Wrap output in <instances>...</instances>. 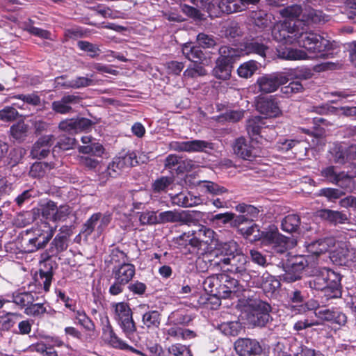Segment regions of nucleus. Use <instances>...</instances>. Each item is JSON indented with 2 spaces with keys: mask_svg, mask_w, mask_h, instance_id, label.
<instances>
[{
  "mask_svg": "<svg viewBox=\"0 0 356 356\" xmlns=\"http://www.w3.org/2000/svg\"><path fill=\"white\" fill-rule=\"evenodd\" d=\"M296 22L292 23L291 21L285 20L277 22L272 28L271 34L273 38L281 43L293 44L297 40L298 35V25Z\"/></svg>",
  "mask_w": 356,
  "mask_h": 356,
  "instance_id": "9",
  "label": "nucleus"
},
{
  "mask_svg": "<svg viewBox=\"0 0 356 356\" xmlns=\"http://www.w3.org/2000/svg\"><path fill=\"white\" fill-rule=\"evenodd\" d=\"M13 99H17L23 102V104L20 105L19 104H14V105L18 107L20 109L24 108V104H27L31 106H39L41 103V99L40 96H38L35 92L31 94H19L17 95H15L12 97Z\"/></svg>",
  "mask_w": 356,
  "mask_h": 356,
  "instance_id": "45",
  "label": "nucleus"
},
{
  "mask_svg": "<svg viewBox=\"0 0 356 356\" xmlns=\"http://www.w3.org/2000/svg\"><path fill=\"white\" fill-rule=\"evenodd\" d=\"M335 185L338 186L346 193H352L356 189V183L355 176L349 175L348 172L341 171Z\"/></svg>",
  "mask_w": 356,
  "mask_h": 356,
  "instance_id": "32",
  "label": "nucleus"
},
{
  "mask_svg": "<svg viewBox=\"0 0 356 356\" xmlns=\"http://www.w3.org/2000/svg\"><path fill=\"white\" fill-rule=\"evenodd\" d=\"M73 318L76 323L81 325L87 332H94L95 325L91 318L86 314L82 309L74 310Z\"/></svg>",
  "mask_w": 356,
  "mask_h": 356,
  "instance_id": "34",
  "label": "nucleus"
},
{
  "mask_svg": "<svg viewBox=\"0 0 356 356\" xmlns=\"http://www.w3.org/2000/svg\"><path fill=\"white\" fill-rule=\"evenodd\" d=\"M232 64L229 61L217 59L216 65L213 70L215 77L221 80H227L231 76Z\"/></svg>",
  "mask_w": 356,
  "mask_h": 356,
  "instance_id": "35",
  "label": "nucleus"
},
{
  "mask_svg": "<svg viewBox=\"0 0 356 356\" xmlns=\"http://www.w3.org/2000/svg\"><path fill=\"white\" fill-rule=\"evenodd\" d=\"M310 256L296 255L289 259L286 264L284 280L294 282L299 280L303 270L309 266L308 258Z\"/></svg>",
  "mask_w": 356,
  "mask_h": 356,
  "instance_id": "12",
  "label": "nucleus"
},
{
  "mask_svg": "<svg viewBox=\"0 0 356 356\" xmlns=\"http://www.w3.org/2000/svg\"><path fill=\"white\" fill-rule=\"evenodd\" d=\"M53 277V273L51 268L48 269L47 270H44L40 269L39 270V276L36 277L35 282L37 284L40 286L39 293H40V290L44 291V292H47L49 291V288L51 284Z\"/></svg>",
  "mask_w": 356,
  "mask_h": 356,
  "instance_id": "37",
  "label": "nucleus"
},
{
  "mask_svg": "<svg viewBox=\"0 0 356 356\" xmlns=\"http://www.w3.org/2000/svg\"><path fill=\"white\" fill-rule=\"evenodd\" d=\"M10 302H14L21 308L27 307L31 303L35 302V296L31 292L14 293L12 296H7Z\"/></svg>",
  "mask_w": 356,
  "mask_h": 356,
  "instance_id": "36",
  "label": "nucleus"
},
{
  "mask_svg": "<svg viewBox=\"0 0 356 356\" xmlns=\"http://www.w3.org/2000/svg\"><path fill=\"white\" fill-rule=\"evenodd\" d=\"M207 74L206 70L200 65L194 64L193 66L188 67L184 72V76L188 78H196Z\"/></svg>",
  "mask_w": 356,
  "mask_h": 356,
  "instance_id": "60",
  "label": "nucleus"
},
{
  "mask_svg": "<svg viewBox=\"0 0 356 356\" xmlns=\"http://www.w3.org/2000/svg\"><path fill=\"white\" fill-rule=\"evenodd\" d=\"M238 282L227 274H220V298H227L237 291Z\"/></svg>",
  "mask_w": 356,
  "mask_h": 356,
  "instance_id": "27",
  "label": "nucleus"
},
{
  "mask_svg": "<svg viewBox=\"0 0 356 356\" xmlns=\"http://www.w3.org/2000/svg\"><path fill=\"white\" fill-rule=\"evenodd\" d=\"M307 285L313 290L322 291L327 300L341 296V276L329 268L317 270L307 282Z\"/></svg>",
  "mask_w": 356,
  "mask_h": 356,
  "instance_id": "2",
  "label": "nucleus"
},
{
  "mask_svg": "<svg viewBox=\"0 0 356 356\" xmlns=\"http://www.w3.org/2000/svg\"><path fill=\"white\" fill-rule=\"evenodd\" d=\"M172 183V179L168 177H162L156 179L153 185L152 188L155 193L165 191L168 187Z\"/></svg>",
  "mask_w": 356,
  "mask_h": 356,
  "instance_id": "64",
  "label": "nucleus"
},
{
  "mask_svg": "<svg viewBox=\"0 0 356 356\" xmlns=\"http://www.w3.org/2000/svg\"><path fill=\"white\" fill-rule=\"evenodd\" d=\"M331 258L339 265L351 266L356 263V250L349 243L341 242L332 252Z\"/></svg>",
  "mask_w": 356,
  "mask_h": 356,
  "instance_id": "11",
  "label": "nucleus"
},
{
  "mask_svg": "<svg viewBox=\"0 0 356 356\" xmlns=\"http://www.w3.org/2000/svg\"><path fill=\"white\" fill-rule=\"evenodd\" d=\"M57 226L52 227L46 221H41L31 229L26 232V238H23L24 250L26 252H34L44 248L53 237Z\"/></svg>",
  "mask_w": 356,
  "mask_h": 356,
  "instance_id": "3",
  "label": "nucleus"
},
{
  "mask_svg": "<svg viewBox=\"0 0 356 356\" xmlns=\"http://www.w3.org/2000/svg\"><path fill=\"white\" fill-rule=\"evenodd\" d=\"M241 252L238 243L234 241L222 243L217 249L215 257L211 260V266L216 268L220 265V260H222L223 258L234 257L235 254Z\"/></svg>",
  "mask_w": 356,
  "mask_h": 356,
  "instance_id": "16",
  "label": "nucleus"
},
{
  "mask_svg": "<svg viewBox=\"0 0 356 356\" xmlns=\"http://www.w3.org/2000/svg\"><path fill=\"white\" fill-rule=\"evenodd\" d=\"M330 153L334 163L344 164L356 159V144L334 143Z\"/></svg>",
  "mask_w": 356,
  "mask_h": 356,
  "instance_id": "13",
  "label": "nucleus"
},
{
  "mask_svg": "<svg viewBox=\"0 0 356 356\" xmlns=\"http://www.w3.org/2000/svg\"><path fill=\"white\" fill-rule=\"evenodd\" d=\"M46 312V308L41 303H31L25 308L24 313L28 316H40Z\"/></svg>",
  "mask_w": 356,
  "mask_h": 356,
  "instance_id": "61",
  "label": "nucleus"
},
{
  "mask_svg": "<svg viewBox=\"0 0 356 356\" xmlns=\"http://www.w3.org/2000/svg\"><path fill=\"white\" fill-rule=\"evenodd\" d=\"M173 204L182 207H192L202 202L200 196L193 195L191 193H180L171 197Z\"/></svg>",
  "mask_w": 356,
  "mask_h": 356,
  "instance_id": "28",
  "label": "nucleus"
},
{
  "mask_svg": "<svg viewBox=\"0 0 356 356\" xmlns=\"http://www.w3.org/2000/svg\"><path fill=\"white\" fill-rule=\"evenodd\" d=\"M267 49L268 47L266 44L256 39L245 44L244 51L246 54H257L261 57H265Z\"/></svg>",
  "mask_w": 356,
  "mask_h": 356,
  "instance_id": "41",
  "label": "nucleus"
},
{
  "mask_svg": "<svg viewBox=\"0 0 356 356\" xmlns=\"http://www.w3.org/2000/svg\"><path fill=\"white\" fill-rule=\"evenodd\" d=\"M236 210L242 213H246L250 221L259 216V210L253 205L246 204L245 203L238 204L236 206Z\"/></svg>",
  "mask_w": 356,
  "mask_h": 356,
  "instance_id": "52",
  "label": "nucleus"
},
{
  "mask_svg": "<svg viewBox=\"0 0 356 356\" xmlns=\"http://www.w3.org/2000/svg\"><path fill=\"white\" fill-rule=\"evenodd\" d=\"M168 352L172 356H192L189 347L179 343L170 346Z\"/></svg>",
  "mask_w": 356,
  "mask_h": 356,
  "instance_id": "53",
  "label": "nucleus"
},
{
  "mask_svg": "<svg viewBox=\"0 0 356 356\" xmlns=\"http://www.w3.org/2000/svg\"><path fill=\"white\" fill-rule=\"evenodd\" d=\"M233 149L234 153L243 159L252 161L256 156L252 146L243 137L235 140Z\"/></svg>",
  "mask_w": 356,
  "mask_h": 356,
  "instance_id": "26",
  "label": "nucleus"
},
{
  "mask_svg": "<svg viewBox=\"0 0 356 356\" xmlns=\"http://www.w3.org/2000/svg\"><path fill=\"white\" fill-rule=\"evenodd\" d=\"M103 338L111 346L120 349L124 341L119 338L112 327L102 329Z\"/></svg>",
  "mask_w": 356,
  "mask_h": 356,
  "instance_id": "44",
  "label": "nucleus"
},
{
  "mask_svg": "<svg viewBox=\"0 0 356 356\" xmlns=\"http://www.w3.org/2000/svg\"><path fill=\"white\" fill-rule=\"evenodd\" d=\"M280 14L282 17L289 19L300 17V21L305 23H318L324 19L321 11L311 8L302 9L296 4L281 9Z\"/></svg>",
  "mask_w": 356,
  "mask_h": 356,
  "instance_id": "7",
  "label": "nucleus"
},
{
  "mask_svg": "<svg viewBox=\"0 0 356 356\" xmlns=\"http://www.w3.org/2000/svg\"><path fill=\"white\" fill-rule=\"evenodd\" d=\"M68 243L69 241L64 239L63 236H56L47 252L41 254L42 259L45 261L51 257L58 256L67 249Z\"/></svg>",
  "mask_w": 356,
  "mask_h": 356,
  "instance_id": "24",
  "label": "nucleus"
},
{
  "mask_svg": "<svg viewBox=\"0 0 356 356\" xmlns=\"http://www.w3.org/2000/svg\"><path fill=\"white\" fill-rule=\"evenodd\" d=\"M258 236L262 244L270 245L274 252L279 254L286 252L287 250L296 245L295 239L283 236L275 227H270L266 232L259 233Z\"/></svg>",
  "mask_w": 356,
  "mask_h": 356,
  "instance_id": "5",
  "label": "nucleus"
},
{
  "mask_svg": "<svg viewBox=\"0 0 356 356\" xmlns=\"http://www.w3.org/2000/svg\"><path fill=\"white\" fill-rule=\"evenodd\" d=\"M295 42L305 48L311 55L302 49L279 47L277 49L278 56L285 60H298L314 58H325L332 54L329 51L332 47L330 40L313 31H305L303 29H298V35Z\"/></svg>",
  "mask_w": 356,
  "mask_h": 356,
  "instance_id": "1",
  "label": "nucleus"
},
{
  "mask_svg": "<svg viewBox=\"0 0 356 356\" xmlns=\"http://www.w3.org/2000/svg\"><path fill=\"white\" fill-rule=\"evenodd\" d=\"M241 54L242 52L238 49L228 46H222L219 49L220 56L218 59H222L232 63L235 58L239 57Z\"/></svg>",
  "mask_w": 356,
  "mask_h": 356,
  "instance_id": "50",
  "label": "nucleus"
},
{
  "mask_svg": "<svg viewBox=\"0 0 356 356\" xmlns=\"http://www.w3.org/2000/svg\"><path fill=\"white\" fill-rule=\"evenodd\" d=\"M251 17L255 26L261 29H265L271 24V15L264 10L253 11Z\"/></svg>",
  "mask_w": 356,
  "mask_h": 356,
  "instance_id": "39",
  "label": "nucleus"
},
{
  "mask_svg": "<svg viewBox=\"0 0 356 356\" xmlns=\"http://www.w3.org/2000/svg\"><path fill=\"white\" fill-rule=\"evenodd\" d=\"M220 265L216 267V269L229 272L237 275L243 281L248 283L251 280V275L248 270L249 264L248 257L241 252L230 258H223L220 260Z\"/></svg>",
  "mask_w": 356,
  "mask_h": 356,
  "instance_id": "6",
  "label": "nucleus"
},
{
  "mask_svg": "<svg viewBox=\"0 0 356 356\" xmlns=\"http://www.w3.org/2000/svg\"><path fill=\"white\" fill-rule=\"evenodd\" d=\"M191 321V316L186 314L184 311L177 310L170 314L167 323L173 325H188Z\"/></svg>",
  "mask_w": 356,
  "mask_h": 356,
  "instance_id": "38",
  "label": "nucleus"
},
{
  "mask_svg": "<svg viewBox=\"0 0 356 356\" xmlns=\"http://www.w3.org/2000/svg\"><path fill=\"white\" fill-rule=\"evenodd\" d=\"M217 241V234L212 229L198 225L191 230L180 235L178 244L185 246L189 245L193 248H201L203 245H216Z\"/></svg>",
  "mask_w": 356,
  "mask_h": 356,
  "instance_id": "4",
  "label": "nucleus"
},
{
  "mask_svg": "<svg viewBox=\"0 0 356 356\" xmlns=\"http://www.w3.org/2000/svg\"><path fill=\"white\" fill-rule=\"evenodd\" d=\"M322 216L334 225L343 224L348 220L347 216L345 213L338 211H332L328 209L324 210L322 212Z\"/></svg>",
  "mask_w": 356,
  "mask_h": 356,
  "instance_id": "48",
  "label": "nucleus"
},
{
  "mask_svg": "<svg viewBox=\"0 0 356 356\" xmlns=\"http://www.w3.org/2000/svg\"><path fill=\"white\" fill-rule=\"evenodd\" d=\"M257 108L266 118H276L282 113L276 100L271 97L259 101Z\"/></svg>",
  "mask_w": 356,
  "mask_h": 356,
  "instance_id": "23",
  "label": "nucleus"
},
{
  "mask_svg": "<svg viewBox=\"0 0 356 356\" xmlns=\"http://www.w3.org/2000/svg\"><path fill=\"white\" fill-rule=\"evenodd\" d=\"M335 244L334 238L327 237L306 243L305 246L308 253L317 256L329 251Z\"/></svg>",
  "mask_w": 356,
  "mask_h": 356,
  "instance_id": "19",
  "label": "nucleus"
},
{
  "mask_svg": "<svg viewBox=\"0 0 356 356\" xmlns=\"http://www.w3.org/2000/svg\"><path fill=\"white\" fill-rule=\"evenodd\" d=\"M27 131V126L24 122H18L10 127V133L13 138L17 140L22 139Z\"/></svg>",
  "mask_w": 356,
  "mask_h": 356,
  "instance_id": "63",
  "label": "nucleus"
},
{
  "mask_svg": "<svg viewBox=\"0 0 356 356\" xmlns=\"http://www.w3.org/2000/svg\"><path fill=\"white\" fill-rule=\"evenodd\" d=\"M303 90V86L300 81H292L289 85L282 87L281 92L286 97L299 93Z\"/></svg>",
  "mask_w": 356,
  "mask_h": 356,
  "instance_id": "59",
  "label": "nucleus"
},
{
  "mask_svg": "<svg viewBox=\"0 0 356 356\" xmlns=\"http://www.w3.org/2000/svg\"><path fill=\"white\" fill-rule=\"evenodd\" d=\"M54 136L53 135H47L40 138L32 148V156L38 159H42L47 156L51 146L54 143Z\"/></svg>",
  "mask_w": 356,
  "mask_h": 356,
  "instance_id": "22",
  "label": "nucleus"
},
{
  "mask_svg": "<svg viewBox=\"0 0 356 356\" xmlns=\"http://www.w3.org/2000/svg\"><path fill=\"white\" fill-rule=\"evenodd\" d=\"M111 261L115 265L124 263H129V258L126 252L120 250L118 247H115L111 250L110 254Z\"/></svg>",
  "mask_w": 356,
  "mask_h": 356,
  "instance_id": "55",
  "label": "nucleus"
},
{
  "mask_svg": "<svg viewBox=\"0 0 356 356\" xmlns=\"http://www.w3.org/2000/svg\"><path fill=\"white\" fill-rule=\"evenodd\" d=\"M289 81L288 76L282 72L265 74L257 80L259 90L263 93H271Z\"/></svg>",
  "mask_w": 356,
  "mask_h": 356,
  "instance_id": "10",
  "label": "nucleus"
},
{
  "mask_svg": "<svg viewBox=\"0 0 356 356\" xmlns=\"http://www.w3.org/2000/svg\"><path fill=\"white\" fill-rule=\"evenodd\" d=\"M259 0H221L219 8L227 14L240 12L245 10L250 4H254Z\"/></svg>",
  "mask_w": 356,
  "mask_h": 356,
  "instance_id": "21",
  "label": "nucleus"
},
{
  "mask_svg": "<svg viewBox=\"0 0 356 356\" xmlns=\"http://www.w3.org/2000/svg\"><path fill=\"white\" fill-rule=\"evenodd\" d=\"M300 224V218L296 214H289L282 221V229L286 232H293L297 230Z\"/></svg>",
  "mask_w": 356,
  "mask_h": 356,
  "instance_id": "40",
  "label": "nucleus"
},
{
  "mask_svg": "<svg viewBox=\"0 0 356 356\" xmlns=\"http://www.w3.org/2000/svg\"><path fill=\"white\" fill-rule=\"evenodd\" d=\"M204 290L211 296L220 298V274L207 277L202 283Z\"/></svg>",
  "mask_w": 356,
  "mask_h": 356,
  "instance_id": "30",
  "label": "nucleus"
},
{
  "mask_svg": "<svg viewBox=\"0 0 356 356\" xmlns=\"http://www.w3.org/2000/svg\"><path fill=\"white\" fill-rule=\"evenodd\" d=\"M271 307L265 302H259L252 315V323L259 327L265 326L270 320Z\"/></svg>",
  "mask_w": 356,
  "mask_h": 356,
  "instance_id": "20",
  "label": "nucleus"
},
{
  "mask_svg": "<svg viewBox=\"0 0 356 356\" xmlns=\"http://www.w3.org/2000/svg\"><path fill=\"white\" fill-rule=\"evenodd\" d=\"M264 120L261 117H256L250 120L247 124V131L252 140H258L266 136L268 127H264Z\"/></svg>",
  "mask_w": 356,
  "mask_h": 356,
  "instance_id": "25",
  "label": "nucleus"
},
{
  "mask_svg": "<svg viewBox=\"0 0 356 356\" xmlns=\"http://www.w3.org/2000/svg\"><path fill=\"white\" fill-rule=\"evenodd\" d=\"M161 315L157 310L146 311L142 316L143 325L150 330L158 328L161 324Z\"/></svg>",
  "mask_w": 356,
  "mask_h": 356,
  "instance_id": "33",
  "label": "nucleus"
},
{
  "mask_svg": "<svg viewBox=\"0 0 356 356\" xmlns=\"http://www.w3.org/2000/svg\"><path fill=\"white\" fill-rule=\"evenodd\" d=\"M337 168L333 165L327 166L322 169L321 175L330 183L335 184L340 175Z\"/></svg>",
  "mask_w": 356,
  "mask_h": 356,
  "instance_id": "54",
  "label": "nucleus"
},
{
  "mask_svg": "<svg viewBox=\"0 0 356 356\" xmlns=\"http://www.w3.org/2000/svg\"><path fill=\"white\" fill-rule=\"evenodd\" d=\"M289 305L288 308L291 310L292 314H296L297 306L303 305L305 300V296L299 290H295L289 293Z\"/></svg>",
  "mask_w": 356,
  "mask_h": 356,
  "instance_id": "47",
  "label": "nucleus"
},
{
  "mask_svg": "<svg viewBox=\"0 0 356 356\" xmlns=\"http://www.w3.org/2000/svg\"><path fill=\"white\" fill-rule=\"evenodd\" d=\"M170 146L175 151L186 152H204L207 149H213L211 143L203 140L173 141L170 143Z\"/></svg>",
  "mask_w": 356,
  "mask_h": 356,
  "instance_id": "14",
  "label": "nucleus"
},
{
  "mask_svg": "<svg viewBox=\"0 0 356 356\" xmlns=\"http://www.w3.org/2000/svg\"><path fill=\"white\" fill-rule=\"evenodd\" d=\"M113 166H116V169L122 170L127 168L126 165H124L123 160L120 156L115 157L111 163H110L107 167L106 173L107 175L111 177H115L118 175V170L113 169Z\"/></svg>",
  "mask_w": 356,
  "mask_h": 356,
  "instance_id": "56",
  "label": "nucleus"
},
{
  "mask_svg": "<svg viewBox=\"0 0 356 356\" xmlns=\"http://www.w3.org/2000/svg\"><path fill=\"white\" fill-rule=\"evenodd\" d=\"M53 168L54 166L51 163L35 162L31 166L29 175L34 178H40L44 177Z\"/></svg>",
  "mask_w": 356,
  "mask_h": 356,
  "instance_id": "42",
  "label": "nucleus"
},
{
  "mask_svg": "<svg viewBox=\"0 0 356 356\" xmlns=\"http://www.w3.org/2000/svg\"><path fill=\"white\" fill-rule=\"evenodd\" d=\"M81 98L78 95H65L60 100L54 101L52 110L59 114H68L73 111L72 105L80 103Z\"/></svg>",
  "mask_w": 356,
  "mask_h": 356,
  "instance_id": "18",
  "label": "nucleus"
},
{
  "mask_svg": "<svg viewBox=\"0 0 356 356\" xmlns=\"http://www.w3.org/2000/svg\"><path fill=\"white\" fill-rule=\"evenodd\" d=\"M139 221L142 225H155L158 223V215L154 211H145L140 213Z\"/></svg>",
  "mask_w": 356,
  "mask_h": 356,
  "instance_id": "58",
  "label": "nucleus"
},
{
  "mask_svg": "<svg viewBox=\"0 0 356 356\" xmlns=\"http://www.w3.org/2000/svg\"><path fill=\"white\" fill-rule=\"evenodd\" d=\"M257 284L266 293H273L280 287V283L274 276L265 272L259 278Z\"/></svg>",
  "mask_w": 356,
  "mask_h": 356,
  "instance_id": "31",
  "label": "nucleus"
},
{
  "mask_svg": "<svg viewBox=\"0 0 356 356\" xmlns=\"http://www.w3.org/2000/svg\"><path fill=\"white\" fill-rule=\"evenodd\" d=\"M135 273V266L129 262L115 265L112 269L113 277L122 284L129 283Z\"/></svg>",
  "mask_w": 356,
  "mask_h": 356,
  "instance_id": "17",
  "label": "nucleus"
},
{
  "mask_svg": "<svg viewBox=\"0 0 356 356\" xmlns=\"http://www.w3.org/2000/svg\"><path fill=\"white\" fill-rule=\"evenodd\" d=\"M114 308V318L122 330L125 336L131 339L136 331V326L132 316V311L129 305L121 302L113 305Z\"/></svg>",
  "mask_w": 356,
  "mask_h": 356,
  "instance_id": "8",
  "label": "nucleus"
},
{
  "mask_svg": "<svg viewBox=\"0 0 356 356\" xmlns=\"http://www.w3.org/2000/svg\"><path fill=\"white\" fill-rule=\"evenodd\" d=\"M218 329L226 336H236L241 330V325L237 321L223 322L218 325Z\"/></svg>",
  "mask_w": 356,
  "mask_h": 356,
  "instance_id": "46",
  "label": "nucleus"
},
{
  "mask_svg": "<svg viewBox=\"0 0 356 356\" xmlns=\"http://www.w3.org/2000/svg\"><path fill=\"white\" fill-rule=\"evenodd\" d=\"M234 349L238 356H259L262 348L256 339L241 338L234 343Z\"/></svg>",
  "mask_w": 356,
  "mask_h": 356,
  "instance_id": "15",
  "label": "nucleus"
},
{
  "mask_svg": "<svg viewBox=\"0 0 356 356\" xmlns=\"http://www.w3.org/2000/svg\"><path fill=\"white\" fill-rule=\"evenodd\" d=\"M258 69V63L251 60L241 64L238 67L237 72L240 77L248 79L251 77Z\"/></svg>",
  "mask_w": 356,
  "mask_h": 356,
  "instance_id": "43",
  "label": "nucleus"
},
{
  "mask_svg": "<svg viewBox=\"0 0 356 356\" xmlns=\"http://www.w3.org/2000/svg\"><path fill=\"white\" fill-rule=\"evenodd\" d=\"M56 204L53 201H48L41 208V214L46 220L54 222Z\"/></svg>",
  "mask_w": 356,
  "mask_h": 356,
  "instance_id": "57",
  "label": "nucleus"
},
{
  "mask_svg": "<svg viewBox=\"0 0 356 356\" xmlns=\"http://www.w3.org/2000/svg\"><path fill=\"white\" fill-rule=\"evenodd\" d=\"M25 151L21 147L13 149L8 154V164L15 166L18 164L23 159Z\"/></svg>",
  "mask_w": 356,
  "mask_h": 356,
  "instance_id": "62",
  "label": "nucleus"
},
{
  "mask_svg": "<svg viewBox=\"0 0 356 356\" xmlns=\"http://www.w3.org/2000/svg\"><path fill=\"white\" fill-rule=\"evenodd\" d=\"M188 219V213L186 211H177L176 210L161 212L158 215L159 224L167 222L186 223Z\"/></svg>",
  "mask_w": 356,
  "mask_h": 356,
  "instance_id": "29",
  "label": "nucleus"
},
{
  "mask_svg": "<svg viewBox=\"0 0 356 356\" xmlns=\"http://www.w3.org/2000/svg\"><path fill=\"white\" fill-rule=\"evenodd\" d=\"M19 316L16 313L8 312L5 315L0 316V330H9L15 323L16 319Z\"/></svg>",
  "mask_w": 356,
  "mask_h": 356,
  "instance_id": "51",
  "label": "nucleus"
},
{
  "mask_svg": "<svg viewBox=\"0 0 356 356\" xmlns=\"http://www.w3.org/2000/svg\"><path fill=\"white\" fill-rule=\"evenodd\" d=\"M78 150L81 154L97 157H101L104 153V148L102 145L99 143H90L87 145H81L79 146Z\"/></svg>",
  "mask_w": 356,
  "mask_h": 356,
  "instance_id": "49",
  "label": "nucleus"
}]
</instances>
